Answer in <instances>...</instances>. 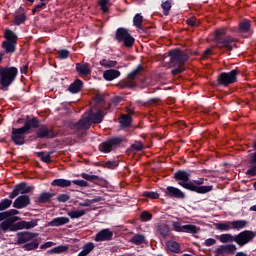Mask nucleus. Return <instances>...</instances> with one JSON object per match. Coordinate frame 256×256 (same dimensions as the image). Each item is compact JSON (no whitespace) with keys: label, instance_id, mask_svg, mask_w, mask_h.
I'll use <instances>...</instances> for the list:
<instances>
[{"label":"nucleus","instance_id":"nucleus-6","mask_svg":"<svg viewBox=\"0 0 256 256\" xmlns=\"http://www.w3.org/2000/svg\"><path fill=\"white\" fill-rule=\"evenodd\" d=\"M4 39L5 40L2 42V49L5 53L13 55V53L17 51V41L19 39L17 34L11 29H6L4 31Z\"/></svg>","mask_w":256,"mask_h":256},{"label":"nucleus","instance_id":"nucleus-53","mask_svg":"<svg viewBox=\"0 0 256 256\" xmlns=\"http://www.w3.org/2000/svg\"><path fill=\"white\" fill-rule=\"evenodd\" d=\"M81 177L83 179H85L86 181H95V179H97V176L95 175H89V174H85V173H82L81 174Z\"/></svg>","mask_w":256,"mask_h":256},{"label":"nucleus","instance_id":"nucleus-18","mask_svg":"<svg viewBox=\"0 0 256 256\" xmlns=\"http://www.w3.org/2000/svg\"><path fill=\"white\" fill-rule=\"evenodd\" d=\"M165 195L167 197H175L176 199H185V193L173 186H168L166 188Z\"/></svg>","mask_w":256,"mask_h":256},{"label":"nucleus","instance_id":"nucleus-19","mask_svg":"<svg viewBox=\"0 0 256 256\" xmlns=\"http://www.w3.org/2000/svg\"><path fill=\"white\" fill-rule=\"evenodd\" d=\"M69 223V218L67 217H57L48 222V227H61Z\"/></svg>","mask_w":256,"mask_h":256},{"label":"nucleus","instance_id":"nucleus-57","mask_svg":"<svg viewBox=\"0 0 256 256\" xmlns=\"http://www.w3.org/2000/svg\"><path fill=\"white\" fill-rule=\"evenodd\" d=\"M92 205H93V201L89 199L79 203V207H91Z\"/></svg>","mask_w":256,"mask_h":256},{"label":"nucleus","instance_id":"nucleus-43","mask_svg":"<svg viewBox=\"0 0 256 256\" xmlns=\"http://www.w3.org/2000/svg\"><path fill=\"white\" fill-rule=\"evenodd\" d=\"M158 231L162 237H167L169 235V226L166 224H161L158 228Z\"/></svg>","mask_w":256,"mask_h":256},{"label":"nucleus","instance_id":"nucleus-51","mask_svg":"<svg viewBox=\"0 0 256 256\" xmlns=\"http://www.w3.org/2000/svg\"><path fill=\"white\" fill-rule=\"evenodd\" d=\"M67 57H69V51L62 49L58 51V58L59 59H67Z\"/></svg>","mask_w":256,"mask_h":256},{"label":"nucleus","instance_id":"nucleus-11","mask_svg":"<svg viewBox=\"0 0 256 256\" xmlns=\"http://www.w3.org/2000/svg\"><path fill=\"white\" fill-rule=\"evenodd\" d=\"M123 142V138L116 137L112 138L99 146V150L102 151V153H111V151L117 149L119 145Z\"/></svg>","mask_w":256,"mask_h":256},{"label":"nucleus","instance_id":"nucleus-13","mask_svg":"<svg viewBox=\"0 0 256 256\" xmlns=\"http://www.w3.org/2000/svg\"><path fill=\"white\" fill-rule=\"evenodd\" d=\"M25 133H27L23 127L12 129V141L15 145H25Z\"/></svg>","mask_w":256,"mask_h":256},{"label":"nucleus","instance_id":"nucleus-8","mask_svg":"<svg viewBox=\"0 0 256 256\" xmlns=\"http://www.w3.org/2000/svg\"><path fill=\"white\" fill-rule=\"evenodd\" d=\"M116 39L118 43H124L125 47H133L135 43V38H133L125 28L117 29Z\"/></svg>","mask_w":256,"mask_h":256},{"label":"nucleus","instance_id":"nucleus-23","mask_svg":"<svg viewBox=\"0 0 256 256\" xmlns=\"http://www.w3.org/2000/svg\"><path fill=\"white\" fill-rule=\"evenodd\" d=\"M52 187H71V180L67 179H55L51 182Z\"/></svg>","mask_w":256,"mask_h":256},{"label":"nucleus","instance_id":"nucleus-60","mask_svg":"<svg viewBox=\"0 0 256 256\" xmlns=\"http://www.w3.org/2000/svg\"><path fill=\"white\" fill-rule=\"evenodd\" d=\"M173 227H174L175 231L183 233V226L179 222H174Z\"/></svg>","mask_w":256,"mask_h":256},{"label":"nucleus","instance_id":"nucleus-54","mask_svg":"<svg viewBox=\"0 0 256 256\" xmlns=\"http://www.w3.org/2000/svg\"><path fill=\"white\" fill-rule=\"evenodd\" d=\"M72 183H74V185H78V187H87V181L85 180H73Z\"/></svg>","mask_w":256,"mask_h":256},{"label":"nucleus","instance_id":"nucleus-62","mask_svg":"<svg viewBox=\"0 0 256 256\" xmlns=\"http://www.w3.org/2000/svg\"><path fill=\"white\" fill-rule=\"evenodd\" d=\"M10 214H9V212H1L0 213V221H6V219H8V217H10L9 216Z\"/></svg>","mask_w":256,"mask_h":256},{"label":"nucleus","instance_id":"nucleus-12","mask_svg":"<svg viewBox=\"0 0 256 256\" xmlns=\"http://www.w3.org/2000/svg\"><path fill=\"white\" fill-rule=\"evenodd\" d=\"M253 239H255V232L245 230L235 236V243L240 245V247H243V245H247V243H250V241H253Z\"/></svg>","mask_w":256,"mask_h":256},{"label":"nucleus","instance_id":"nucleus-49","mask_svg":"<svg viewBox=\"0 0 256 256\" xmlns=\"http://www.w3.org/2000/svg\"><path fill=\"white\" fill-rule=\"evenodd\" d=\"M131 149H133L134 151H142L143 143L136 141L131 145Z\"/></svg>","mask_w":256,"mask_h":256},{"label":"nucleus","instance_id":"nucleus-56","mask_svg":"<svg viewBox=\"0 0 256 256\" xmlns=\"http://www.w3.org/2000/svg\"><path fill=\"white\" fill-rule=\"evenodd\" d=\"M235 251H237V246L233 244L226 245V253H233Z\"/></svg>","mask_w":256,"mask_h":256},{"label":"nucleus","instance_id":"nucleus-3","mask_svg":"<svg viewBox=\"0 0 256 256\" xmlns=\"http://www.w3.org/2000/svg\"><path fill=\"white\" fill-rule=\"evenodd\" d=\"M19 221V217H8L0 224L2 231H19L21 229H33L37 227V220ZM13 223H15L13 225Z\"/></svg>","mask_w":256,"mask_h":256},{"label":"nucleus","instance_id":"nucleus-37","mask_svg":"<svg viewBox=\"0 0 256 256\" xmlns=\"http://www.w3.org/2000/svg\"><path fill=\"white\" fill-rule=\"evenodd\" d=\"M38 157H40L41 161L44 163H51V153L49 152H38Z\"/></svg>","mask_w":256,"mask_h":256},{"label":"nucleus","instance_id":"nucleus-55","mask_svg":"<svg viewBox=\"0 0 256 256\" xmlns=\"http://www.w3.org/2000/svg\"><path fill=\"white\" fill-rule=\"evenodd\" d=\"M45 5H47V3H45V2H42L41 4L36 5L33 8L32 12L33 13H39V11H41L43 9V7H45Z\"/></svg>","mask_w":256,"mask_h":256},{"label":"nucleus","instance_id":"nucleus-44","mask_svg":"<svg viewBox=\"0 0 256 256\" xmlns=\"http://www.w3.org/2000/svg\"><path fill=\"white\" fill-rule=\"evenodd\" d=\"M26 19H27V16H25V14H19L15 16L14 23L16 25H21V23H25Z\"/></svg>","mask_w":256,"mask_h":256},{"label":"nucleus","instance_id":"nucleus-29","mask_svg":"<svg viewBox=\"0 0 256 256\" xmlns=\"http://www.w3.org/2000/svg\"><path fill=\"white\" fill-rule=\"evenodd\" d=\"M76 70L80 75H89L91 70L89 69V64H76Z\"/></svg>","mask_w":256,"mask_h":256},{"label":"nucleus","instance_id":"nucleus-38","mask_svg":"<svg viewBox=\"0 0 256 256\" xmlns=\"http://www.w3.org/2000/svg\"><path fill=\"white\" fill-rule=\"evenodd\" d=\"M133 23L137 27V29H141L143 25V16L141 14H136L134 16Z\"/></svg>","mask_w":256,"mask_h":256},{"label":"nucleus","instance_id":"nucleus-24","mask_svg":"<svg viewBox=\"0 0 256 256\" xmlns=\"http://www.w3.org/2000/svg\"><path fill=\"white\" fill-rule=\"evenodd\" d=\"M93 249H95V244L93 242H88L83 246L82 251L79 252L78 256H88Z\"/></svg>","mask_w":256,"mask_h":256},{"label":"nucleus","instance_id":"nucleus-9","mask_svg":"<svg viewBox=\"0 0 256 256\" xmlns=\"http://www.w3.org/2000/svg\"><path fill=\"white\" fill-rule=\"evenodd\" d=\"M143 71V66L139 65L137 66V68L135 70H133L132 72H130L127 76V78L129 80H126L122 83H120V87L121 89H134V87H137V84H135V82H133V79H136L139 75V73H141Z\"/></svg>","mask_w":256,"mask_h":256},{"label":"nucleus","instance_id":"nucleus-42","mask_svg":"<svg viewBox=\"0 0 256 256\" xmlns=\"http://www.w3.org/2000/svg\"><path fill=\"white\" fill-rule=\"evenodd\" d=\"M161 7L164 11V15H169V11H171V1H162Z\"/></svg>","mask_w":256,"mask_h":256},{"label":"nucleus","instance_id":"nucleus-34","mask_svg":"<svg viewBox=\"0 0 256 256\" xmlns=\"http://www.w3.org/2000/svg\"><path fill=\"white\" fill-rule=\"evenodd\" d=\"M52 197L53 194L49 192H43L42 194H40L38 201L39 203H48V201H51Z\"/></svg>","mask_w":256,"mask_h":256},{"label":"nucleus","instance_id":"nucleus-64","mask_svg":"<svg viewBox=\"0 0 256 256\" xmlns=\"http://www.w3.org/2000/svg\"><path fill=\"white\" fill-rule=\"evenodd\" d=\"M216 253H227V245H222L216 249Z\"/></svg>","mask_w":256,"mask_h":256},{"label":"nucleus","instance_id":"nucleus-1","mask_svg":"<svg viewBox=\"0 0 256 256\" xmlns=\"http://www.w3.org/2000/svg\"><path fill=\"white\" fill-rule=\"evenodd\" d=\"M189 61V54L187 52L174 49L169 51V56L164 58L165 67H175L172 70V75H179V73H183L185 71V63Z\"/></svg>","mask_w":256,"mask_h":256},{"label":"nucleus","instance_id":"nucleus-47","mask_svg":"<svg viewBox=\"0 0 256 256\" xmlns=\"http://www.w3.org/2000/svg\"><path fill=\"white\" fill-rule=\"evenodd\" d=\"M187 25H189L190 27H198L199 25V20H197V18L192 17L186 20Z\"/></svg>","mask_w":256,"mask_h":256},{"label":"nucleus","instance_id":"nucleus-26","mask_svg":"<svg viewBox=\"0 0 256 256\" xmlns=\"http://www.w3.org/2000/svg\"><path fill=\"white\" fill-rule=\"evenodd\" d=\"M85 210H77V209H72L67 212L68 217L70 219H79L80 217H83L85 215Z\"/></svg>","mask_w":256,"mask_h":256},{"label":"nucleus","instance_id":"nucleus-33","mask_svg":"<svg viewBox=\"0 0 256 256\" xmlns=\"http://www.w3.org/2000/svg\"><path fill=\"white\" fill-rule=\"evenodd\" d=\"M38 247H39V241L37 240H33L32 242H29L23 245V249H25V251H33Z\"/></svg>","mask_w":256,"mask_h":256},{"label":"nucleus","instance_id":"nucleus-25","mask_svg":"<svg viewBox=\"0 0 256 256\" xmlns=\"http://www.w3.org/2000/svg\"><path fill=\"white\" fill-rule=\"evenodd\" d=\"M239 31L241 33H247V35H251V23L249 20H244L239 24Z\"/></svg>","mask_w":256,"mask_h":256},{"label":"nucleus","instance_id":"nucleus-52","mask_svg":"<svg viewBox=\"0 0 256 256\" xmlns=\"http://www.w3.org/2000/svg\"><path fill=\"white\" fill-rule=\"evenodd\" d=\"M144 197H149V199H159V194L157 192H144Z\"/></svg>","mask_w":256,"mask_h":256},{"label":"nucleus","instance_id":"nucleus-10","mask_svg":"<svg viewBox=\"0 0 256 256\" xmlns=\"http://www.w3.org/2000/svg\"><path fill=\"white\" fill-rule=\"evenodd\" d=\"M237 81V70H232L228 73H221L218 75V83L219 85H224V87H229V85H233Z\"/></svg>","mask_w":256,"mask_h":256},{"label":"nucleus","instance_id":"nucleus-39","mask_svg":"<svg viewBox=\"0 0 256 256\" xmlns=\"http://www.w3.org/2000/svg\"><path fill=\"white\" fill-rule=\"evenodd\" d=\"M131 241L135 245H141L142 243L145 242V236L141 234L135 235L131 238Z\"/></svg>","mask_w":256,"mask_h":256},{"label":"nucleus","instance_id":"nucleus-7","mask_svg":"<svg viewBox=\"0 0 256 256\" xmlns=\"http://www.w3.org/2000/svg\"><path fill=\"white\" fill-rule=\"evenodd\" d=\"M214 40L217 47L227 49V51H232L235 47V40L233 37L226 35L225 29L217 30Z\"/></svg>","mask_w":256,"mask_h":256},{"label":"nucleus","instance_id":"nucleus-21","mask_svg":"<svg viewBox=\"0 0 256 256\" xmlns=\"http://www.w3.org/2000/svg\"><path fill=\"white\" fill-rule=\"evenodd\" d=\"M37 127H39V120H37V118H33L26 121L22 128L27 133L30 129H37Z\"/></svg>","mask_w":256,"mask_h":256},{"label":"nucleus","instance_id":"nucleus-20","mask_svg":"<svg viewBox=\"0 0 256 256\" xmlns=\"http://www.w3.org/2000/svg\"><path fill=\"white\" fill-rule=\"evenodd\" d=\"M121 75V72L119 70L111 69L106 70L103 73V77L106 81H113V79H117Z\"/></svg>","mask_w":256,"mask_h":256},{"label":"nucleus","instance_id":"nucleus-63","mask_svg":"<svg viewBox=\"0 0 256 256\" xmlns=\"http://www.w3.org/2000/svg\"><path fill=\"white\" fill-rule=\"evenodd\" d=\"M53 245H55V243H53V242H46V243H44V244H42L40 246V249H49L50 247H53Z\"/></svg>","mask_w":256,"mask_h":256},{"label":"nucleus","instance_id":"nucleus-46","mask_svg":"<svg viewBox=\"0 0 256 256\" xmlns=\"http://www.w3.org/2000/svg\"><path fill=\"white\" fill-rule=\"evenodd\" d=\"M99 6L101 7L103 13H107V11H109V0H100Z\"/></svg>","mask_w":256,"mask_h":256},{"label":"nucleus","instance_id":"nucleus-35","mask_svg":"<svg viewBox=\"0 0 256 256\" xmlns=\"http://www.w3.org/2000/svg\"><path fill=\"white\" fill-rule=\"evenodd\" d=\"M100 65L101 67H105L106 69H109L111 67H115V65H117V61L102 59L100 60Z\"/></svg>","mask_w":256,"mask_h":256},{"label":"nucleus","instance_id":"nucleus-40","mask_svg":"<svg viewBox=\"0 0 256 256\" xmlns=\"http://www.w3.org/2000/svg\"><path fill=\"white\" fill-rule=\"evenodd\" d=\"M120 124L122 125V127H129V125H131V116L123 115L120 118Z\"/></svg>","mask_w":256,"mask_h":256},{"label":"nucleus","instance_id":"nucleus-28","mask_svg":"<svg viewBox=\"0 0 256 256\" xmlns=\"http://www.w3.org/2000/svg\"><path fill=\"white\" fill-rule=\"evenodd\" d=\"M82 87H83V82L81 80H76L74 83H72L69 86L68 91H70V93H79Z\"/></svg>","mask_w":256,"mask_h":256},{"label":"nucleus","instance_id":"nucleus-16","mask_svg":"<svg viewBox=\"0 0 256 256\" xmlns=\"http://www.w3.org/2000/svg\"><path fill=\"white\" fill-rule=\"evenodd\" d=\"M113 239V231L109 229H103L100 232H98L95 236V241L97 243L101 241H111Z\"/></svg>","mask_w":256,"mask_h":256},{"label":"nucleus","instance_id":"nucleus-61","mask_svg":"<svg viewBox=\"0 0 256 256\" xmlns=\"http://www.w3.org/2000/svg\"><path fill=\"white\" fill-rule=\"evenodd\" d=\"M205 181H207V179H205V178H198L197 180H194L192 183H194V185H204Z\"/></svg>","mask_w":256,"mask_h":256},{"label":"nucleus","instance_id":"nucleus-50","mask_svg":"<svg viewBox=\"0 0 256 256\" xmlns=\"http://www.w3.org/2000/svg\"><path fill=\"white\" fill-rule=\"evenodd\" d=\"M140 217H141L142 221H151L153 215H151V213L145 211V212L141 213Z\"/></svg>","mask_w":256,"mask_h":256},{"label":"nucleus","instance_id":"nucleus-4","mask_svg":"<svg viewBox=\"0 0 256 256\" xmlns=\"http://www.w3.org/2000/svg\"><path fill=\"white\" fill-rule=\"evenodd\" d=\"M17 75H19L17 67L0 66V87L2 91H7L13 85L15 79H17Z\"/></svg>","mask_w":256,"mask_h":256},{"label":"nucleus","instance_id":"nucleus-45","mask_svg":"<svg viewBox=\"0 0 256 256\" xmlns=\"http://www.w3.org/2000/svg\"><path fill=\"white\" fill-rule=\"evenodd\" d=\"M67 249H69V247L67 246H58V247H54L50 250V253H65V251H67Z\"/></svg>","mask_w":256,"mask_h":256},{"label":"nucleus","instance_id":"nucleus-59","mask_svg":"<svg viewBox=\"0 0 256 256\" xmlns=\"http://www.w3.org/2000/svg\"><path fill=\"white\" fill-rule=\"evenodd\" d=\"M246 175H249L250 177H255L256 175V165L252 168L248 169L246 172Z\"/></svg>","mask_w":256,"mask_h":256},{"label":"nucleus","instance_id":"nucleus-27","mask_svg":"<svg viewBox=\"0 0 256 256\" xmlns=\"http://www.w3.org/2000/svg\"><path fill=\"white\" fill-rule=\"evenodd\" d=\"M232 229L235 231H241V229H245L247 227V221L245 220H236L231 221Z\"/></svg>","mask_w":256,"mask_h":256},{"label":"nucleus","instance_id":"nucleus-22","mask_svg":"<svg viewBox=\"0 0 256 256\" xmlns=\"http://www.w3.org/2000/svg\"><path fill=\"white\" fill-rule=\"evenodd\" d=\"M16 189L21 195H27V193H31V191H33L34 187L29 186L26 183H20L16 186Z\"/></svg>","mask_w":256,"mask_h":256},{"label":"nucleus","instance_id":"nucleus-2","mask_svg":"<svg viewBox=\"0 0 256 256\" xmlns=\"http://www.w3.org/2000/svg\"><path fill=\"white\" fill-rule=\"evenodd\" d=\"M190 177L191 174L183 170H180L174 174V179H176V181H180L178 185L184 189H187L188 191H194L195 193H199L201 195H205V193H211V191H213L212 185L197 186L193 182H189Z\"/></svg>","mask_w":256,"mask_h":256},{"label":"nucleus","instance_id":"nucleus-32","mask_svg":"<svg viewBox=\"0 0 256 256\" xmlns=\"http://www.w3.org/2000/svg\"><path fill=\"white\" fill-rule=\"evenodd\" d=\"M220 243H235V236L232 234H222L219 236Z\"/></svg>","mask_w":256,"mask_h":256},{"label":"nucleus","instance_id":"nucleus-36","mask_svg":"<svg viewBox=\"0 0 256 256\" xmlns=\"http://www.w3.org/2000/svg\"><path fill=\"white\" fill-rule=\"evenodd\" d=\"M182 229V233H197V231H199L197 226L191 224L183 225Z\"/></svg>","mask_w":256,"mask_h":256},{"label":"nucleus","instance_id":"nucleus-48","mask_svg":"<svg viewBox=\"0 0 256 256\" xmlns=\"http://www.w3.org/2000/svg\"><path fill=\"white\" fill-rule=\"evenodd\" d=\"M69 199H71V196H69L68 194H60L57 197V201H59V203H67Z\"/></svg>","mask_w":256,"mask_h":256},{"label":"nucleus","instance_id":"nucleus-41","mask_svg":"<svg viewBox=\"0 0 256 256\" xmlns=\"http://www.w3.org/2000/svg\"><path fill=\"white\" fill-rule=\"evenodd\" d=\"M13 201L9 199H3L0 202V211H5V209H9L12 205Z\"/></svg>","mask_w":256,"mask_h":256},{"label":"nucleus","instance_id":"nucleus-30","mask_svg":"<svg viewBox=\"0 0 256 256\" xmlns=\"http://www.w3.org/2000/svg\"><path fill=\"white\" fill-rule=\"evenodd\" d=\"M216 229L218 231H231V229L233 228H232L231 221H227V222L217 223Z\"/></svg>","mask_w":256,"mask_h":256},{"label":"nucleus","instance_id":"nucleus-31","mask_svg":"<svg viewBox=\"0 0 256 256\" xmlns=\"http://www.w3.org/2000/svg\"><path fill=\"white\" fill-rule=\"evenodd\" d=\"M167 251H170L171 253H178L179 251V243L175 241H168L166 243Z\"/></svg>","mask_w":256,"mask_h":256},{"label":"nucleus","instance_id":"nucleus-58","mask_svg":"<svg viewBox=\"0 0 256 256\" xmlns=\"http://www.w3.org/2000/svg\"><path fill=\"white\" fill-rule=\"evenodd\" d=\"M215 243H217V240L213 238H208L205 240L204 245H206V247H211V245H215Z\"/></svg>","mask_w":256,"mask_h":256},{"label":"nucleus","instance_id":"nucleus-14","mask_svg":"<svg viewBox=\"0 0 256 256\" xmlns=\"http://www.w3.org/2000/svg\"><path fill=\"white\" fill-rule=\"evenodd\" d=\"M37 137H39L40 139H51L53 137H55V133L53 132V130L49 129L47 126L42 125L38 127V130L36 132Z\"/></svg>","mask_w":256,"mask_h":256},{"label":"nucleus","instance_id":"nucleus-17","mask_svg":"<svg viewBox=\"0 0 256 256\" xmlns=\"http://www.w3.org/2000/svg\"><path fill=\"white\" fill-rule=\"evenodd\" d=\"M31 203V199L28 195L19 196L13 203L15 209H25Z\"/></svg>","mask_w":256,"mask_h":256},{"label":"nucleus","instance_id":"nucleus-15","mask_svg":"<svg viewBox=\"0 0 256 256\" xmlns=\"http://www.w3.org/2000/svg\"><path fill=\"white\" fill-rule=\"evenodd\" d=\"M35 237H39L38 233H31V232H24V233H18V245H23L25 243H28V241H33Z\"/></svg>","mask_w":256,"mask_h":256},{"label":"nucleus","instance_id":"nucleus-5","mask_svg":"<svg viewBox=\"0 0 256 256\" xmlns=\"http://www.w3.org/2000/svg\"><path fill=\"white\" fill-rule=\"evenodd\" d=\"M105 117V111L98 110L93 112L90 110L85 113L82 119L76 124L77 129H89L93 124L103 123V118Z\"/></svg>","mask_w":256,"mask_h":256}]
</instances>
